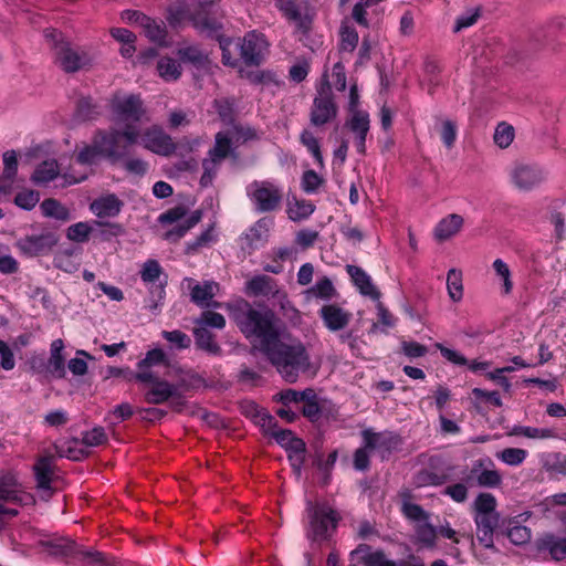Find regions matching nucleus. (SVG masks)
<instances>
[{
  "label": "nucleus",
  "mask_w": 566,
  "mask_h": 566,
  "mask_svg": "<svg viewBox=\"0 0 566 566\" xmlns=\"http://www.w3.org/2000/svg\"><path fill=\"white\" fill-rule=\"evenodd\" d=\"M483 11L484 8L481 4L467 8L462 13V29L474 25L482 17Z\"/></svg>",
  "instance_id": "69168bd1"
},
{
  "label": "nucleus",
  "mask_w": 566,
  "mask_h": 566,
  "mask_svg": "<svg viewBox=\"0 0 566 566\" xmlns=\"http://www.w3.org/2000/svg\"><path fill=\"white\" fill-rule=\"evenodd\" d=\"M301 142L307 148V150L314 156L319 165H323V156L321 153L319 144L317 138L308 129H304L301 134Z\"/></svg>",
  "instance_id": "864d4df0"
},
{
  "label": "nucleus",
  "mask_w": 566,
  "mask_h": 566,
  "mask_svg": "<svg viewBox=\"0 0 566 566\" xmlns=\"http://www.w3.org/2000/svg\"><path fill=\"white\" fill-rule=\"evenodd\" d=\"M337 111L329 84H323L313 101L310 113L311 124L314 126L325 125L337 116Z\"/></svg>",
  "instance_id": "f8f14e48"
},
{
  "label": "nucleus",
  "mask_w": 566,
  "mask_h": 566,
  "mask_svg": "<svg viewBox=\"0 0 566 566\" xmlns=\"http://www.w3.org/2000/svg\"><path fill=\"white\" fill-rule=\"evenodd\" d=\"M160 274L161 268L156 260H147L140 271V277L147 284H155Z\"/></svg>",
  "instance_id": "6e6d98bb"
},
{
  "label": "nucleus",
  "mask_w": 566,
  "mask_h": 566,
  "mask_svg": "<svg viewBox=\"0 0 566 566\" xmlns=\"http://www.w3.org/2000/svg\"><path fill=\"white\" fill-rule=\"evenodd\" d=\"M416 536L419 542L424 545L431 546L436 538L434 528L427 523V521L417 524Z\"/></svg>",
  "instance_id": "052dcab7"
},
{
  "label": "nucleus",
  "mask_w": 566,
  "mask_h": 566,
  "mask_svg": "<svg viewBox=\"0 0 566 566\" xmlns=\"http://www.w3.org/2000/svg\"><path fill=\"white\" fill-rule=\"evenodd\" d=\"M113 112L117 124L128 120L139 122L146 114L142 98L133 94L115 97Z\"/></svg>",
  "instance_id": "dca6fc26"
},
{
  "label": "nucleus",
  "mask_w": 566,
  "mask_h": 566,
  "mask_svg": "<svg viewBox=\"0 0 566 566\" xmlns=\"http://www.w3.org/2000/svg\"><path fill=\"white\" fill-rule=\"evenodd\" d=\"M139 128L136 125L126 124L124 127L98 130L97 147L103 158L112 165H118L130 154V148L139 143Z\"/></svg>",
  "instance_id": "39448f33"
},
{
  "label": "nucleus",
  "mask_w": 566,
  "mask_h": 566,
  "mask_svg": "<svg viewBox=\"0 0 566 566\" xmlns=\"http://www.w3.org/2000/svg\"><path fill=\"white\" fill-rule=\"evenodd\" d=\"M45 38L53 42L56 65L66 73H74L91 64L92 57L66 41L55 30H46Z\"/></svg>",
  "instance_id": "423d86ee"
},
{
  "label": "nucleus",
  "mask_w": 566,
  "mask_h": 566,
  "mask_svg": "<svg viewBox=\"0 0 566 566\" xmlns=\"http://www.w3.org/2000/svg\"><path fill=\"white\" fill-rule=\"evenodd\" d=\"M337 292L332 281L328 277L318 280L311 289L306 291L308 298H321L329 301L336 296Z\"/></svg>",
  "instance_id": "c9c22d12"
},
{
  "label": "nucleus",
  "mask_w": 566,
  "mask_h": 566,
  "mask_svg": "<svg viewBox=\"0 0 566 566\" xmlns=\"http://www.w3.org/2000/svg\"><path fill=\"white\" fill-rule=\"evenodd\" d=\"M228 133L232 139L235 138V140L243 143L259 138L258 132L251 126H235L232 134L230 132Z\"/></svg>",
  "instance_id": "338daca9"
},
{
  "label": "nucleus",
  "mask_w": 566,
  "mask_h": 566,
  "mask_svg": "<svg viewBox=\"0 0 566 566\" xmlns=\"http://www.w3.org/2000/svg\"><path fill=\"white\" fill-rule=\"evenodd\" d=\"M187 287L190 290V300L201 307L219 306L212 298L219 293L220 285L214 281H203L198 283L195 280L185 279Z\"/></svg>",
  "instance_id": "412c9836"
},
{
  "label": "nucleus",
  "mask_w": 566,
  "mask_h": 566,
  "mask_svg": "<svg viewBox=\"0 0 566 566\" xmlns=\"http://www.w3.org/2000/svg\"><path fill=\"white\" fill-rule=\"evenodd\" d=\"M196 345L209 354L218 355L221 349L214 342V335L205 326L196 325L193 329Z\"/></svg>",
  "instance_id": "473e14b6"
},
{
  "label": "nucleus",
  "mask_w": 566,
  "mask_h": 566,
  "mask_svg": "<svg viewBox=\"0 0 566 566\" xmlns=\"http://www.w3.org/2000/svg\"><path fill=\"white\" fill-rule=\"evenodd\" d=\"M40 201V193L35 190L25 189L17 193L14 203L23 210H32Z\"/></svg>",
  "instance_id": "49530a36"
},
{
  "label": "nucleus",
  "mask_w": 566,
  "mask_h": 566,
  "mask_svg": "<svg viewBox=\"0 0 566 566\" xmlns=\"http://www.w3.org/2000/svg\"><path fill=\"white\" fill-rule=\"evenodd\" d=\"M352 566H397L381 552H369L367 546H359L352 552Z\"/></svg>",
  "instance_id": "b1692460"
},
{
  "label": "nucleus",
  "mask_w": 566,
  "mask_h": 566,
  "mask_svg": "<svg viewBox=\"0 0 566 566\" xmlns=\"http://www.w3.org/2000/svg\"><path fill=\"white\" fill-rule=\"evenodd\" d=\"M158 365L169 366L166 353L160 348H154L146 353V356L138 361V371L151 370L153 367Z\"/></svg>",
  "instance_id": "e433bc0d"
},
{
  "label": "nucleus",
  "mask_w": 566,
  "mask_h": 566,
  "mask_svg": "<svg viewBox=\"0 0 566 566\" xmlns=\"http://www.w3.org/2000/svg\"><path fill=\"white\" fill-rule=\"evenodd\" d=\"M261 420L263 431L274 438L281 447L287 451H305L304 441L296 438L291 430L281 429L271 416H264Z\"/></svg>",
  "instance_id": "6ab92c4d"
},
{
  "label": "nucleus",
  "mask_w": 566,
  "mask_h": 566,
  "mask_svg": "<svg viewBox=\"0 0 566 566\" xmlns=\"http://www.w3.org/2000/svg\"><path fill=\"white\" fill-rule=\"evenodd\" d=\"M247 196L259 212L276 210L283 199L282 188L269 180H254L247 186Z\"/></svg>",
  "instance_id": "1a4fd4ad"
},
{
  "label": "nucleus",
  "mask_w": 566,
  "mask_h": 566,
  "mask_svg": "<svg viewBox=\"0 0 566 566\" xmlns=\"http://www.w3.org/2000/svg\"><path fill=\"white\" fill-rule=\"evenodd\" d=\"M107 436L102 427H95L83 433L82 442L87 447H97L106 442Z\"/></svg>",
  "instance_id": "bf43d9fd"
},
{
  "label": "nucleus",
  "mask_w": 566,
  "mask_h": 566,
  "mask_svg": "<svg viewBox=\"0 0 566 566\" xmlns=\"http://www.w3.org/2000/svg\"><path fill=\"white\" fill-rule=\"evenodd\" d=\"M201 217L202 213L200 210H196L188 214L187 209L184 206H177L161 213L158 220L163 224H176L164 235L166 240L176 242L182 238L187 231L199 223Z\"/></svg>",
  "instance_id": "9b49d317"
},
{
  "label": "nucleus",
  "mask_w": 566,
  "mask_h": 566,
  "mask_svg": "<svg viewBox=\"0 0 566 566\" xmlns=\"http://www.w3.org/2000/svg\"><path fill=\"white\" fill-rule=\"evenodd\" d=\"M98 132L94 135L92 144L85 146L77 155V161L82 165H92L96 157H102V151L97 147Z\"/></svg>",
  "instance_id": "a18cd8bd"
},
{
  "label": "nucleus",
  "mask_w": 566,
  "mask_h": 566,
  "mask_svg": "<svg viewBox=\"0 0 566 566\" xmlns=\"http://www.w3.org/2000/svg\"><path fill=\"white\" fill-rule=\"evenodd\" d=\"M40 209L42 214L46 218H52L57 221L66 222L71 219L70 210L60 201L49 198L41 202Z\"/></svg>",
  "instance_id": "2f4dec72"
},
{
  "label": "nucleus",
  "mask_w": 566,
  "mask_h": 566,
  "mask_svg": "<svg viewBox=\"0 0 566 566\" xmlns=\"http://www.w3.org/2000/svg\"><path fill=\"white\" fill-rule=\"evenodd\" d=\"M181 60L190 62L195 65L205 63L207 56L198 46H186L178 50Z\"/></svg>",
  "instance_id": "13d9d810"
},
{
  "label": "nucleus",
  "mask_w": 566,
  "mask_h": 566,
  "mask_svg": "<svg viewBox=\"0 0 566 566\" xmlns=\"http://www.w3.org/2000/svg\"><path fill=\"white\" fill-rule=\"evenodd\" d=\"M340 43L339 48L343 52L352 53L358 43L357 31L348 24L347 21L343 22L339 30Z\"/></svg>",
  "instance_id": "a19ab883"
},
{
  "label": "nucleus",
  "mask_w": 566,
  "mask_h": 566,
  "mask_svg": "<svg viewBox=\"0 0 566 566\" xmlns=\"http://www.w3.org/2000/svg\"><path fill=\"white\" fill-rule=\"evenodd\" d=\"M363 439H364V448H366L369 452L379 448L385 447L389 438L385 433H376L371 430H364L363 431Z\"/></svg>",
  "instance_id": "603ef678"
},
{
  "label": "nucleus",
  "mask_w": 566,
  "mask_h": 566,
  "mask_svg": "<svg viewBox=\"0 0 566 566\" xmlns=\"http://www.w3.org/2000/svg\"><path fill=\"white\" fill-rule=\"evenodd\" d=\"M195 323L196 325L205 326L206 328L213 327L222 329L226 326V318L220 313L206 311L195 321Z\"/></svg>",
  "instance_id": "8fccbe9b"
},
{
  "label": "nucleus",
  "mask_w": 566,
  "mask_h": 566,
  "mask_svg": "<svg viewBox=\"0 0 566 566\" xmlns=\"http://www.w3.org/2000/svg\"><path fill=\"white\" fill-rule=\"evenodd\" d=\"M2 180L9 182V187H11L18 174V153L13 149L4 151L2 155Z\"/></svg>",
  "instance_id": "58836bf2"
},
{
  "label": "nucleus",
  "mask_w": 566,
  "mask_h": 566,
  "mask_svg": "<svg viewBox=\"0 0 566 566\" xmlns=\"http://www.w3.org/2000/svg\"><path fill=\"white\" fill-rule=\"evenodd\" d=\"M322 182L323 179L314 170H307L302 178V188L305 192H315Z\"/></svg>",
  "instance_id": "0e129e2a"
},
{
  "label": "nucleus",
  "mask_w": 566,
  "mask_h": 566,
  "mask_svg": "<svg viewBox=\"0 0 566 566\" xmlns=\"http://www.w3.org/2000/svg\"><path fill=\"white\" fill-rule=\"evenodd\" d=\"M515 129L512 125L506 122H501L495 127L493 140L496 146L502 149L507 148L514 140Z\"/></svg>",
  "instance_id": "ea45409f"
},
{
  "label": "nucleus",
  "mask_w": 566,
  "mask_h": 566,
  "mask_svg": "<svg viewBox=\"0 0 566 566\" xmlns=\"http://www.w3.org/2000/svg\"><path fill=\"white\" fill-rule=\"evenodd\" d=\"M514 545H524L531 539V530L523 525H513L504 532Z\"/></svg>",
  "instance_id": "3c124183"
},
{
  "label": "nucleus",
  "mask_w": 566,
  "mask_h": 566,
  "mask_svg": "<svg viewBox=\"0 0 566 566\" xmlns=\"http://www.w3.org/2000/svg\"><path fill=\"white\" fill-rule=\"evenodd\" d=\"M52 553L57 555H70L76 553L75 543L69 538H61L50 542Z\"/></svg>",
  "instance_id": "e2e57ef3"
},
{
  "label": "nucleus",
  "mask_w": 566,
  "mask_h": 566,
  "mask_svg": "<svg viewBox=\"0 0 566 566\" xmlns=\"http://www.w3.org/2000/svg\"><path fill=\"white\" fill-rule=\"evenodd\" d=\"M319 316L325 327L331 332L344 329L352 319V313L337 304H326L322 306Z\"/></svg>",
  "instance_id": "4be33fe9"
},
{
  "label": "nucleus",
  "mask_w": 566,
  "mask_h": 566,
  "mask_svg": "<svg viewBox=\"0 0 566 566\" xmlns=\"http://www.w3.org/2000/svg\"><path fill=\"white\" fill-rule=\"evenodd\" d=\"M493 269L496 275L503 281V292L504 294H510L513 289V282L511 280V271L509 265L501 259H496L493 262Z\"/></svg>",
  "instance_id": "5fc2aeb1"
},
{
  "label": "nucleus",
  "mask_w": 566,
  "mask_h": 566,
  "mask_svg": "<svg viewBox=\"0 0 566 566\" xmlns=\"http://www.w3.org/2000/svg\"><path fill=\"white\" fill-rule=\"evenodd\" d=\"M122 206L117 196L111 193L95 199L90 209L97 218H112L120 212Z\"/></svg>",
  "instance_id": "393cba45"
},
{
  "label": "nucleus",
  "mask_w": 566,
  "mask_h": 566,
  "mask_svg": "<svg viewBox=\"0 0 566 566\" xmlns=\"http://www.w3.org/2000/svg\"><path fill=\"white\" fill-rule=\"evenodd\" d=\"M157 71L159 76L167 81H176L181 75L180 64L171 57H163L157 62Z\"/></svg>",
  "instance_id": "4c0bfd02"
},
{
  "label": "nucleus",
  "mask_w": 566,
  "mask_h": 566,
  "mask_svg": "<svg viewBox=\"0 0 566 566\" xmlns=\"http://www.w3.org/2000/svg\"><path fill=\"white\" fill-rule=\"evenodd\" d=\"M511 434L514 436H524L531 439H548L554 438L556 434L554 430L548 428H533V427H524L516 426L512 429Z\"/></svg>",
  "instance_id": "79ce46f5"
},
{
  "label": "nucleus",
  "mask_w": 566,
  "mask_h": 566,
  "mask_svg": "<svg viewBox=\"0 0 566 566\" xmlns=\"http://www.w3.org/2000/svg\"><path fill=\"white\" fill-rule=\"evenodd\" d=\"M527 452L520 448H506L496 453V457L509 465H520L526 459Z\"/></svg>",
  "instance_id": "09e8293b"
},
{
  "label": "nucleus",
  "mask_w": 566,
  "mask_h": 566,
  "mask_svg": "<svg viewBox=\"0 0 566 566\" xmlns=\"http://www.w3.org/2000/svg\"><path fill=\"white\" fill-rule=\"evenodd\" d=\"M57 243V238L52 232H42L21 238L17 242V247L21 253L28 256H36L48 254Z\"/></svg>",
  "instance_id": "aec40b11"
},
{
  "label": "nucleus",
  "mask_w": 566,
  "mask_h": 566,
  "mask_svg": "<svg viewBox=\"0 0 566 566\" xmlns=\"http://www.w3.org/2000/svg\"><path fill=\"white\" fill-rule=\"evenodd\" d=\"M63 348L64 343L60 338L53 340L50 348V358L46 369L56 378H63L65 376V358L62 354Z\"/></svg>",
  "instance_id": "bb28decb"
},
{
  "label": "nucleus",
  "mask_w": 566,
  "mask_h": 566,
  "mask_svg": "<svg viewBox=\"0 0 566 566\" xmlns=\"http://www.w3.org/2000/svg\"><path fill=\"white\" fill-rule=\"evenodd\" d=\"M349 117L346 120V126L352 133L355 134L356 147L358 153H365L366 136L369 132L370 119L367 112L355 111L349 113Z\"/></svg>",
  "instance_id": "5701e85b"
},
{
  "label": "nucleus",
  "mask_w": 566,
  "mask_h": 566,
  "mask_svg": "<svg viewBox=\"0 0 566 566\" xmlns=\"http://www.w3.org/2000/svg\"><path fill=\"white\" fill-rule=\"evenodd\" d=\"M60 175V167L55 159H48L39 164L32 176L31 180L35 185H46L53 181Z\"/></svg>",
  "instance_id": "c85d7f7f"
},
{
  "label": "nucleus",
  "mask_w": 566,
  "mask_h": 566,
  "mask_svg": "<svg viewBox=\"0 0 566 566\" xmlns=\"http://www.w3.org/2000/svg\"><path fill=\"white\" fill-rule=\"evenodd\" d=\"M346 270L361 294L374 300L379 298L380 293L374 286L370 276L363 269L356 265H347Z\"/></svg>",
  "instance_id": "a878e982"
},
{
  "label": "nucleus",
  "mask_w": 566,
  "mask_h": 566,
  "mask_svg": "<svg viewBox=\"0 0 566 566\" xmlns=\"http://www.w3.org/2000/svg\"><path fill=\"white\" fill-rule=\"evenodd\" d=\"M34 474L38 488L50 491L53 474V464L51 457L40 459L34 465Z\"/></svg>",
  "instance_id": "c756f323"
},
{
  "label": "nucleus",
  "mask_w": 566,
  "mask_h": 566,
  "mask_svg": "<svg viewBox=\"0 0 566 566\" xmlns=\"http://www.w3.org/2000/svg\"><path fill=\"white\" fill-rule=\"evenodd\" d=\"M460 228V219L455 213L450 214L449 217L442 219L434 230V238L438 241H444L451 238L454 233L458 232Z\"/></svg>",
  "instance_id": "72a5a7b5"
},
{
  "label": "nucleus",
  "mask_w": 566,
  "mask_h": 566,
  "mask_svg": "<svg viewBox=\"0 0 566 566\" xmlns=\"http://www.w3.org/2000/svg\"><path fill=\"white\" fill-rule=\"evenodd\" d=\"M146 34V36L159 44V45H167V31L163 22L153 20L151 18L147 17V22H143L140 25Z\"/></svg>",
  "instance_id": "f704fd0d"
},
{
  "label": "nucleus",
  "mask_w": 566,
  "mask_h": 566,
  "mask_svg": "<svg viewBox=\"0 0 566 566\" xmlns=\"http://www.w3.org/2000/svg\"><path fill=\"white\" fill-rule=\"evenodd\" d=\"M468 478L479 486L489 489L499 488L503 482L502 474L495 469L493 460L489 457L473 461Z\"/></svg>",
  "instance_id": "4468645a"
},
{
  "label": "nucleus",
  "mask_w": 566,
  "mask_h": 566,
  "mask_svg": "<svg viewBox=\"0 0 566 566\" xmlns=\"http://www.w3.org/2000/svg\"><path fill=\"white\" fill-rule=\"evenodd\" d=\"M509 179L518 191L530 192L546 180V172L537 164L516 160L509 168Z\"/></svg>",
  "instance_id": "9d476101"
},
{
  "label": "nucleus",
  "mask_w": 566,
  "mask_h": 566,
  "mask_svg": "<svg viewBox=\"0 0 566 566\" xmlns=\"http://www.w3.org/2000/svg\"><path fill=\"white\" fill-rule=\"evenodd\" d=\"M276 8L283 15L298 28H306V18L303 17L296 0H274Z\"/></svg>",
  "instance_id": "7c9ffc66"
},
{
  "label": "nucleus",
  "mask_w": 566,
  "mask_h": 566,
  "mask_svg": "<svg viewBox=\"0 0 566 566\" xmlns=\"http://www.w3.org/2000/svg\"><path fill=\"white\" fill-rule=\"evenodd\" d=\"M245 293L253 296H270L277 293V286L272 277L256 275L247 282Z\"/></svg>",
  "instance_id": "cd10ccee"
},
{
  "label": "nucleus",
  "mask_w": 566,
  "mask_h": 566,
  "mask_svg": "<svg viewBox=\"0 0 566 566\" xmlns=\"http://www.w3.org/2000/svg\"><path fill=\"white\" fill-rule=\"evenodd\" d=\"M440 136H441V139L443 142V144L448 147V148H451L454 143H455V139H457V126L451 120H443L442 124H441V130H440Z\"/></svg>",
  "instance_id": "680f3d73"
},
{
  "label": "nucleus",
  "mask_w": 566,
  "mask_h": 566,
  "mask_svg": "<svg viewBox=\"0 0 566 566\" xmlns=\"http://www.w3.org/2000/svg\"><path fill=\"white\" fill-rule=\"evenodd\" d=\"M163 337L178 349L188 348L191 344L190 337L181 331H164Z\"/></svg>",
  "instance_id": "4d7b16f0"
},
{
  "label": "nucleus",
  "mask_w": 566,
  "mask_h": 566,
  "mask_svg": "<svg viewBox=\"0 0 566 566\" xmlns=\"http://www.w3.org/2000/svg\"><path fill=\"white\" fill-rule=\"evenodd\" d=\"M497 501L488 492H481L472 503L476 526L475 538L486 549L497 552L494 546V534H499L501 515L496 511Z\"/></svg>",
  "instance_id": "20e7f679"
},
{
  "label": "nucleus",
  "mask_w": 566,
  "mask_h": 566,
  "mask_svg": "<svg viewBox=\"0 0 566 566\" xmlns=\"http://www.w3.org/2000/svg\"><path fill=\"white\" fill-rule=\"evenodd\" d=\"M91 232L92 227L87 222H77L67 228L66 237L74 242H86Z\"/></svg>",
  "instance_id": "de8ad7c7"
},
{
  "label": "nucleus",
  "mask_w": 566,
  "mask_h": 566,
  "mask_svg": "<svg viewBox=\"0 0 566 566\" xmlns=\"http://www.w3.org/2000/svg\"><path fill=\"white\" fill-rule=\"evenodd\" d=\"M314 212V206L308 201H295L289 203L287 213L290 219L298 221L306 219Z\"/></svg>",
  "instance_id": "c03bdc74"
},
{
  "label": "nucleus",
  "mask_w": 566,
  "mask_h": 566,
  "mask_svg": "<svg viewBox=\"0 0 566 566\" xmlns=\"http://www.w3.org/2000/svg\"><path fill=\"white\" fill-rule=\"evenodd\" d=\"M233 319L287 382H295L300 374L311 369L304 344L286 333L270 311H259L244 303L234 311Z\"/></svg>",
  "instance_id": "f257e3e1"
},
{
  "label": "nucleus",
  "mask_w": 566,
  "mask_h": 566,
  "mask_svg": "<svg viewBox=\"0 0 566 566\" xmlns=\"http://www.w3.org/2000/svg\"><path fill=\"white\" fill-rule=\"evenodd\" d=\"M124 170L132 176L143 177L148 171V163L139 157L127 156L119 161Z\"/></svg>",
  "instance_id": "37998d69"
},
{
  "label": "nucleus",
  "mask_w": 566,
  "mask_h": 566,
  "mask_svg": "<svg viewBox=\"0 0 566 566\" xmlns=\"http://www.w3.org/2000/svg\"><path fill=\"white\" fill-rule=\"evenodd\" d=\"M560 520L563 524L560 532L544 533L536 543L541 553L556 562L566 559V513L563 514Z\"/></svg>",
  "instance_id": "2eb2a0df"
},
{
  "label": "nucleus",
  "mask_w": 566,
  "mask_h": 566,
  "mask_svg": "<svg viewBox=\"0 0 566 566\" xmlns=\"http://www.w3.org/2000/svg\"><path fill=\"white\" fill-rule=\"evenodd\" d=\"M134 379L148 386L144 394L146 402L150 405H161L171 400V406L177 411H180L184 406L180 391L188 390L195 384L201 382V378L199 376L190 375L189 379L182 377L177 384H171L166 379L158 377L151 370L137 371L134 375Z\"/></svg>",
  "instance_id": "7ed1b4c3"
},
{
  "label": "nucleus",
  "mask_w": 566,
  "mask_h": 566,
  "mask_svg": "<svg viewBox=\"0 0 566 566\" xmlns=\"http://www.w3.org/2000/svg\"><path fill=\"white\" fill-rule=\"evenodd\" d=\"M237 158V151L232 145V138L229 133L219 132L214 136L213 147L209 149L207 157L202 160L203 172L200 184L208 187L216 178L221 163L228 158Z\"/></svg>",
  "instance_id": "0eeeda50"
},
{
  "label": "nucleus",
  "mask_w": 566,
  "mask_h": 566,
  "mask_svg": "<svg viewBox=\"0 0 566 566\" xmlns=\"http://www.w3.org/2000/svg\"><path fill=\"white\" fill-rule=\"evenodd\" d=\"M310 530L308 537L313 541H325L336 530L339 514L326 503H307L306 507Z\"/></svg>",
  "instance_id": "6e6552de"
},
{
  "label": "nucleus",
  "mask_w": 566,
  "mask_h": 566,
  "mask_svg": "<svg viewBox=\"0 0 566 566\" xmlns=\"http://www.w3.org/2000/svg\"><path fill=\"white\" fill-rule=\"evenodd\" d=\"M24 497L29 496L19 489L13 478L0 476V514L17 515V506L24 503Z\"/></svg>",
  "instance_id": "f3484780"
},
{
  "label": "nucleus",
  "mask_w": 566,
  "mask_h": 566,
  "mask_svg": "<svg viewBox=\"0 0 566 566\" xmlns=\"http://www.w3.org/2000/svg\"><path fill=\"white\" fill-rule=\"evenodd\" d=\"M268 46L263 34L251 31L235 42L234 49L240 50V56L247 65H259L264 60Z\"/></svg>",
  "instance_id": "ddd939ff"
},
{
  "label": "nucleus",
  "mask_w": 566,
  "mask_h": 566,
  "mask_svg": "<svg viewBox=\"0 0 566 566\" xmlns=\"http://www.w3.org/2000/svg\"><path fill=\"white\" fill-rule=\"evenodd\" d=\"M167 12V20L172 27L189 21L196 30L208 36H219L222 29L217 17V2L213 0H176L169 4Z\"/></svg>",
  "instance_id": "f03ea898"
},
{
  "label": "nucleus",
  "mask_w": 566,
  "mask_h": 566,
  "mask_svg": "<svg viewBox=\"0 0 566 566\" xmlns=\"http://www.w3.org/2000/svg\"><path fill=\"white\" fill-rule=\"evenodd\" d=\"M69 421V415L65 410L56 409L44 416V423L49 427H61Z\"/></svg>",
  "instance_id": "774afa93"
},
{
  "label": "nucleus",
  "mask_w": 566,
  "mask_h": 566,
  "mask_svg": "<svg viewBox=\"0 0 566 566\" xmlns=\"http://www.w3.org/2000/svg\"><path fill=\"white\" fill-rule=\"evenodd\" d=\"M139 142L144 148L160 156H168L176 149L171 137L159 126H151L140 133Z\"/></svg>",
  "instance_id": "a211bd4d"
}]
</instances>
